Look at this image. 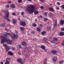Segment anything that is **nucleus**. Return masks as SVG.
Here are the masks:
<instances>
[{
    "label": "nucleus",
    "instance_id": "obj_1",
    "mask_svg": "<svg viewBox=\"0 0 64 64\" xmlns=\"http://www.w3.org/2000/svg\"><path fill=\"white\" fill-rule=\"evenodd\" d=\"M0 38L1 39V42L2 44H3L5 42H7L8 44H11L12 42V41L10 40H8L4 36H2L0 37Z\"/></svg>",
    "mask_w": 64,
    "mask_h": 64
},
{
    "label": "nucleus",
    "instance_id": "obj_2",
    "mask_svg": "<svg viewBox=\"0 0 64 64\" xmlns=\"http://www.w3.org/2000/svg\"><path fill=\"white\" fill-rule=\"evenodd\" d=\"M30 10L28 9V11L30 14H32L35 10V6L32 5H30Z\"/></svg>",
    "mask_w": 64,
    "mask_h": 64
},
{
    "label": "nucleus",
    "instance_id": "obj_3",
    "mask_svg": "<svg viewBox=\"0 0 64 64\" xmlns=\"http://www.w3.org/2000/svg\"><path fill=\"white\" fill-rule=\"evenodd\" d=\"M6 15L4 16L6 20H7L10 22V20L8 19V16H9V12H8V10H7L5 12Z\"/></svg>",
    "mask_w": 64,
    "mask_h": 64
},
{
    "label": "nucleus",
    "instance_id": "obj_4",
    "mask_svg": "<svg viewBox=\"0 0 64 64\" xmlns=\"http://www.w3.org/2000/svg\"><path fill=\"white\" fill-rule=\"evenodd\" d=\"M11 38L12 39L14 38L16 39L18 38V35H16L14 33L11 36Z\"/></svg>",
    "mask_w": 64,
    "mask_h": 64
},
{
    "label": "nucleus",
    "instance_id": "obj_5",
    "mask_svg": "<svg viewBox=\"0 0 64 64\" xmlns=\"http://www.w3.org/2000/svg\"><path fill=\"white\" fill-rule=\"evenodd\" d=\"M3 46L5 47L6 48V52L8 51L10 49V48L8 47L6 44H3Z\"/></svg>",
    "mask_w": 64,
    "mask_h": 64
},
{
    "label": "nucleus",
    "instance_id": "obj_6",
    "mask_svg": "<svg viewBox=\"0 0 64 64\" xmlns=\"http://www.w3.org/2000/svg\"><path fill=\"white\" fill-rule=\"evenodd\" d=\"M20 24L23 26H24L26 25V24L25 22H20Z\"/></svg>",
    "mask_w": 64,
    "mask_h": 64
},
{
    "label": "nucleus",
    "instance_id": "obj_7",
    "mask_svg": "<svg viewBox=\"0 0 64 64\" xmlns=\"http://www.w3.org/2000/svg\"><path fill=\"white\" fill-rule=\"evenodd\" d=\"M57 52V51L55 50H52V51L51 52V53H52L53 54L56 55H57V54H56Z\"/></svg>",
    "mask_w": 64,
    "mask_h": 64
},
{
    "label": "nucleus",
    "instance_id": "obj_8",
    "mask_svg": "<svg viewBox=\"0 0 64 64\" xmlns=\"http://www.w3.org/2000/svg\"><path fill=\"white\" fill-rule=\"evenodd\" d=\"M18 62H20V63L21 64H22L23 63V62H22V59H21L20 58H19L17 60Z\"/></svg>",
    "mask_w": 64,
    "mask_h": 64
},
{
    "label": "nucleus",
    "instance_id": "obj_9",
    "mask_svg": "<svg viewBox=\"0 0 64 64\" xmlns=\"http://www.w3.org/2000/svg\"><path fill=\"white\" fill-rule=\"evenodd\" d=\"M54 21L55 22V23L54 24V27H56L57 25V20H54Z\"/></svg>",
    "mask_w": 64,
    "mask_h": 64
},
{
    "label": "nucleus",
    "instance_id": "obj_10",
    "mask_svg": "<svg viewBox=\"0 0 64 64\" xmlns=\"http://www.w3.org/2000/svg\"><path fill=\"white\" fill-rule=\"evenodd\" d=\"M11 8H15V5L14 4H12L10 5Z\"/></svg>",
    "mask_w": 64,
    "mask_h": 64
},
{
    "label": "nucleus",
    "instance_id": "obj_11",
    "mask_svg": "<svg viewBox=\"0 0 64 64\" xmlns=\"http://www.w3.org/2000/svg\"><path fill=\"white\" fill-rule=\"evenodd\" d=\"M52 60L54 62L57 61V58L56 57H54L52 59Z\"/></svg>",
    "mask_w": 64,
    "mask_h": 64
},
{
    "label": "nucleus",
    "instance_id": "obj_12",
    "mask_svg": "<svg viewBox=\"0 0 64 64\" xmlns=\"http://www.w3.org/2000/svg\"><path fill=\"white\" fill-rule=\"evenodd\" d=\"M64 23V21L62 20H60V24L61 25H63Z\"/></svg>",
    "mask_w": 64,
    "mask_h": 64
},
{
    "label": "nucleus",
    "instance_id": "obj_13",
    "mask_svg": "<svg viewBox=\"0 0 64 64\" xmlns=\"http://www.w3.org/2000/svg\"><path fill=\"white\" fill-rule=\"evenodd\" d=\"M38 32H40L41 30V28L40 27L37 28H36Z\"/></svg>",
    "mask_w": 64,
    "mask_h": 64
},
{
    "label": "nucleus",
    "instance_id": "obj_14",
    "mask_svg": "<svg viewBox=\"0 0 64 64\" xmlns=\"http://www.w3.org/2000/svg\"><path fill=\"white\" fill-rule=\"evenodd\" d=\"M22 44L24 46H25L26 44V42H22Z\"/></svg>",
    "mask_w": 64,
    "mask_h": 64
},
{
    "label": "nucleus",
    "instance_id": "obj_15",
    "mask_svg": "<svg viewBox=\"0 0 64 64\" xmlns=\"http://www.w3.org/2000/svg\"><path fill=\"white\" fill-rule=\"evenodd\" d=\"M41 48L42 49L44 50V49H45L46 48L45 46L44 45H42L41 46Z\"/></svg>",
    "mask_w": 64,
    "mask_h": 64
},
{
    "label": "nucleus",
    "instance_id": "obj_16",
    "mask_svg": "<svg viewBox=\"0 0 64 64\" xmlns=\"http://www.w3.org/2000/svg\"><path fill=\"white\" fill-rule=\"evenodd\" d=\"M44 16L46 17V18L48 16V12H44Z\"/></svg>",
    "mask_w": 64,
    "mask_h": 64
},
{
    "label": "nucleus",
    "instance_id": "obj_17",
    "mask_svg": "<svg viewBox=\"0 0 64 64\" xmlns=\"http://www.w3.org/2000/svg\"><path fill=\"white\" fill-rule=\"evenodd\" d=\"M10 58H6V61L8 62H10Z\"/></svg>",
    "mask_w": 64,
    "mask_h": 64
},
{
    "label": "nucleus",
    "instance_id": "obj_18",
    "mask_svg": "<svg viewBox=\"0 0 64 64\" xmlns=\"http://www.w3.org/2000/svg\"><path fill=\"white\" fill-rule=\"evenodd\" d=\"M8 54L10 56H12L13 55L12 52H8Z\"/></svg>",
    "mask_w": 64,
    "mask_h": 64
},
{
    "label": "nucleus",
    "instance_id": "obj_19",
    "mask_svg": "<svg viewBox=\"0 0 64 64\" xmlns=\"http://www.w3.org/2000/svg\"><path fill=\"white\" fill-rule=\"evenodd\" d=\"M47 40V38H44L43 39V41L44 42H46Z\"/></svg>",
    "mask_w": 64,
    "mask_h": 64
},
{
    "label": "nucleus",
    "instance_id": "obj_20",
    "mask_svg": "<svg viewBox=\"0 0 64 64\" xmlns=\"http://www.w3.org/2000/svg\"><path fill=\"white\" fill-rule=\"evenodd\" d=\"M39 13V12L38 10L35 11L34 12V14H38Z\"/></svg>",
    "mask_w": 64,
    "mask_h": 64
},
{
    "label": "nucleus",
    "instance_id": "obj_21",
    "mask_svg": "<svg viewBox=\"0 0 64 64\" xmlns=\"http://www.w3.org/2000/svg\"><path fill=\"white\" fill-rule=\"evenodd\" d=\"M12 22L14 24H15L16 23V21L15 20L13 19L12 20Z\"/></svg>",
    "mask_w": 64,
    "mask_h": 64
},
{
    "label": "nucleus",
    "instance_id": "obj_22",
    "mask_svg": "<svg viewBox=\"0 0 64 64\" xmlns=\"http://www.w3.org/2000/svg\"><path fill=\"white\" fill-rule=\"evenodd\" d=\"M48 20V19L46 18H44V21L45 22H47V21Z\"/></svg>",
    "mask_w": 64,
    "mask_h": 64
},
{
    "label": "nucleus",
    "instance_id": "obj_23",
    "mask_svg": "<svg viewBox=\"0 0 64 64\" xmlns=\"http://www.w3.org/2000/svg\"><path fill=\"white\" fill-rule=\"evenodd\" d=\"M64 60H60L59 62V63L60 64H62L64 63Z\"/></svg>",
    "mask_w": 64,
    "mask_h": 64
},
{
    "label": "nucleus",
    "instance_id": "obj_24",
    "mask_svg": "<svg viewBox=\"0 0 64 64\" xmlns=\"http://www.w3.org/2000/svg\"><path fill=\"white\" fill-rule=\"evenodd\" d=\"M5 25V24L4 23H2L1 24L0 26L1 27H4Z\"/></svg>",
    "mask_w": 64,
    "mask_h": 64
},
{
    "label": "nucleus",
    "instance_id": "obj_25",
    "mask_svg": "<svg viewBox=\"0 0 64 64\" xmlns=\"http://www.w3.org/2000/svg\"><path fill=\"white\" fill-rule=\"evenodd\" d=\"M31 48L30 46H29L28 47V51L30 50H31Z\"/></svg>",
    "mask_w": 64,
    "mask_h": 64
},
{
    "label": "nucleus",
    "instance_id": "obj_26",
    "mask_svg": "<svg viewBox=\"0 0 64 64\" xmlns=\"http://www.w3.org/2000/svg\"><path fill=\"white\" fill-rule=\"evenodd\" d=\"M20 29L22 31H23L24 30V28L23 27H20Z\"/></svg>",
    "mask_w": 64,
    "mask_h": 64
},
{
    "label": "nucleus",
    "instance_id": "obj_27",
    "mask_svg": "<svg viewBox=\"0 0 64 64\" xmlns=\"http://www.w3.org/2000/svg\"><path fill=\"white\" fill-rule=\"evenodd\" d=\"M49 10H50L52 12H54V9H53V8H49Z\"/></svg>",
    "mask_w": 64,
    "mask_h": 64
},
{
    "label": "nucleus",
    "instance_id": "obj_28",
    "mask_svg": "<svg viewBox=\"0 0 64 64\" xmlns=\"http://www.w3.org/2000/svg\"><path fill=\"white\" fill-rule=\"evenodd\" d=\"M64 34V32H61L60 33V35L61 36H62Z\"/></svg>",
    "mask_w": 64,
    "mask_h": 64
},
{
    "label": "nucleus",
    "instance_id": "obj_29",
    "mask_svg": "<svg viewBox=\"0 0 64 64\" xmlns=\"http://www.w3.org/2000/svg\"><path fill=\"white\" fill-rule=\"evenodd\" d=\"M47 29L49 31L51 30V28L50 26H48V27Z\"/></svg>",
    "mask_w": 64,
    "mask_h": 64
},
{
    "label": "nucleus",
    "instance_id": "obj_30",
    "mask_svg": "<svg viewBox=\"0 0 64 64\" xmlns=\"http://www.w3.org/2000/svg\"><path fill=\"white\" fill-rule=\"evenodd\" d=\"M30 56V54H27L26 55V56L27 58H28Z\"/></svg>",
    "mask_w": 64,
    "mask_h": 64
},
{
    "label": "nucleus",
    "instance_id": "obj_31",
    "mask_svg": "<svg viewBox=\"0 0 64 64\" xmlns=\"http://www.w3.org/2000/svg\"><path fill=\"white\" fill-rule=\"evenodd\" d=\"M38 51V50H37L36 49L34 51V52L35 54H36L37 52Z\"/></svg>",
    "mask_w": 64,
    "mask_h": 64
},
{
    "label": "nucleus",
    "instance_id": "obj_32",
    "mask_svg": "<svg viewBox=\"0 0 64 64\" xmlns=\"http://www.w3.org/2000/svg\"><path fill=\"white\" fill-rule=\"evenodd\" d=\"M46 32L44 31L42 32V35H43L44 34L46 33Z\"/></svg>",
    "mask_w": 64,
    "mask_h": 64
},
{
    "label": "nucleus",
    "instance_id": "obj_33",
    "mask_svg": "<svg viewBox=\"0 0 64 64\" xmlns=\"http://www.w3.org/2000/svg\"><path fill=\"white\" fill-rule=\"evenodd\" d=\"M17 48H21V45H18L17 46Z\"/></svg>",
    "mask_w": 64,
    "mask_h": 64
},
{
    "label": "nucleus",
    "instance_id": "obj_34",
    "mask_svg": "<svg viewBox=\"0 0 64 64\" xmlns=\"http://www.w3.org/2000/svg\"><path fill=\"white\" fill-rule=\"evenodd\" d=\"M10 63V62H5V64H9Z\"/></svg>",
    "mask_w": 64,
    "mask_h": 64
},
{
    "label": "nucleus",
    "instance_id": "obj_35",
    "mask_svg": "<svg viewBox=\"0 0 64 64\" xmlns=\"http://www.w3.org/2000/svg\"><path fill=\"white\" fill-rule=\"evenodd\" d=\"M53 39L55 40H58V39L57 38H53Z\"/></svg>",
    "mask_w": 64,
    "mask_h": 64
},
{
    "label": "nucleus",
    "instance_id": "obj_36",
    "mask_svg": "<svg viewBox=\"0 0 64 64\" xmlns=\"http://www.w3.org/2000/svg\"><path fill=\"white\" fill-rule=\"evenodd\" d=\"M24 48L26 50H28V48H27V46H26L24 47Z\"/></svg>",
    "mask_w": 64,
    "mask_h": 64
},
{
    "label": "nucleus",
    "instance_id": "obj_37",
    "mask_svg": "<svg viewBox=\"0 0 64 64\" xmlns=\"http://www.w3.org/2000/svg\"><path fill=\"white\" fill-rule=\"evenodd\" d=\"M22 0H18V2L19 3H20L22 2Z\"/></svg>",
    "mask_w": 64,
    "mask_h": 64
},
{
    "label": "nucleus",
    "instance_id": "obj_38",
    "mask_svg": "<svg viewBox=\"0 0 64 64\" xmlns=\"http://www.w3.org/2000/svg\"><path fill=\"white\" fill-rule=\"evenodd\" d=\"M37 26V25L35 24H33V26L34 27H36Z\"/></svg>",
    "mask_w": 64,
    "mask_h": 64
},
{
    "label": "nucleus",
    "instance_id": "obj_39",
    "mask_svg": "<svg viewBox=\"0 0 64 64\" xmlns=\"http://www.w3.org/2000/svg\"><path fill=\"white\" fill-rule=\"evenodd\" d=\"M51 42L52 43H54V44L55 43V42L54 40H52L51 41Z\"/></svg>",
    "mask_w": 64,
    "mask_h": 64
},
{
    "label": "nucleus",
    "instance_id": "obj_40",
    "mask_svg": "<svg viewBox=\"0 0 64 64\" xmlns=\"http://www.w3.org/2000/svg\"><path fill=\"white\" fill-rule=\"evenodd\" d=\"M50 13V16H52L53 15V14L52 13Z\"/></svg>",
    "mask_w": 64,
    "mask_h": 64
},
{
    "label": "nucleus",
    "instance_id": "obj_41",
    "mask_svg": "<svg viewBox=\"0 0 64 64\" xmlns=\"http://www.w3.org/2000/svg\"><path fill=\"white\" fill-rule=\"evenodd\" d=\"M45 62L46 63V64L47 63V58H46L45 60Z\"/></svg>",
    "mask_w": 64,
    "mask_h": 64
},
{
    "label": "nucleus",
    "instance_id": "obj_42",
    "mask_svg": "<svg viewBox=\"0 0 64 64\" xmlns=\"http://www.w3.org/2000/svg\"><path fill=\"white\" fill-rule=\"evenodd\" d=\"M6 34L8 35H11V34L10 33H7V32H6Z\"/></svg>",
    "mask_w": 64,
    "mask_h": 64
},
{
    "label": "nucleus",
    "instance_id": "obj_43",
    "mask_svg": "<svg viewBox=\"0 0 64 64\" xmlns=\"http://www.w3.org/2000/svg\"><path fill=\"white\" fill-rule=\"evenodd\" d=\"M61 7L62 8L64 9V5H62L61 6Z\"/></svg>",
    "mask_w": 64,
    "mask_h": 64
},
{
    "label": "nucleus",
    "instance_id": "obj_44",
    "mask_svg": "<svg viewBox=\"0 0 64 64\" xmlns=\"http://www.w3.org/2000/svg\"><path fill=\"white\" fill-rule=\"evenodd\" d=\"M56 8L58 10H59L60 8L58 7H56Z\"/></svg>",
    "mask_w": 64,
    "mask_h": 64
},
{
    "label": "nucleus",
    "instance_id": "obj_45",
    "mask_svg": "<svg viewBox=\"0 0 64 64\" xmlns=\"http://www.w3.org/2000/svg\"><path fill=\"white\" fill-rule=\"evenodd\" d=\"M18 54L20 55H21V52H18Z\"/></svg>",
    "mask_w": 64,
    "mask_h": 64
},
{
    "label": "nucleus",
    "instance_id": "obj_46",
    "mask_svg": "<svg viewBox=\"0 0 64 64\" xmlns=\"http://www.w3.org/2000/svg\"><path fill=\"white\" fill-rule=\"evenodd\" d=\"M57 4L59 6H60V4L59 2H58Z\"/></svg>",
    "mask_w": 64,
    "mask_h": 64
},
{
    "label": "nucleus",
    "instance_id": "obj_47",
    "mask_svg": "<svg viewBox=\"0 0 64 64\" xmlns=\"http://www.w3.org/2000/svg\"><path fill=\"white\" fill-rule=\"evenodd\" d=\"M34 33H35V32H34V31L33 30V31L32 32V34H34Z\"/></svg>",
    "mask_w": 64,
    "mask_h": 64
},
{
    "label": "nucleus",
    "instance_id": "obj_48",
    "mask_svg": "<svg viewBox=\"0 0 64 64\" xmlns=\"http://www.w3.org/2000/svg\"><path fill=\"white\" fill-rule=\"evenodd\" d=\"M15 49V48H14L12 47V50H14Z\"/></svg>",
    "mask_w": 64,
    "mask_h": 64
},
{
    "label": "nucleus",
    "instance_id": "obj_49",
    "mask_svg": "<svg viewBox=\"0 0 64 64\" xmlns=\"http://www.w3.org/2000/svg\"><path fill=\"white\" fill-rule=\"evenodd\" d=\"M61 30L62 31H64V28H63L61 29Z\"/></svg>",
    "mask_w": 64,
    "mask_h": 64
},
{
    "label": "nucleus",
    "instance_id": "obj_50",
    "mask_svg": "<svg viewBox=\"0 0 64 64\" xmlns=\"http://www.w3.org/2000/svg\"><path fill=\"white\" fill-rule=\"evenodd\" d=\"M12 15L14 16H15L16 15V14L15 13H13L12 14Z\"/></svg>",
    "mask_w": 64,
    "mask_h": 64
},
{
    "label": "nucleus",
    "instance_id": "obj_51",
    "mask_svg": "<svg viewBox=\"0 0 64 64\" xmlns=\"http://www.w3.org/2000/svg\"><path fill=\"white\" fill-rule=\"evenodd\" d=\"M62 46H64V42H63L62 43Z\"/></svg>",
    "mask_w": 64,
    "mask_h": 64
},
{
    "label": "nucleus",
    "instance_id": "obj_52",
    "mask_svg": "<svg viewBox=\"0 0 64 64\" xmlns=\"http://www.w3.org/2000/svg\"><path fill=\"white\" fill-rule=\"evenodd\" d=\"M40 8L41 9H44V7L43 6H41L40 7Z\"/></svg>",
    "mask_w": 64,
    "mask_h": 64
},
{
    "label": "nucleus",
    "instance_id": "obj_53",
    "mask_svg": "<svg viewBox=\"0 0 64 64\" xmlns=\"http://www.w3.org/2000/svg\"><path fill=\"white\" fill-rule=\"evenodd\" d=\"M43 50H44V51L46 52H47V50L46 49V48H45V49H44Z\"/></svg>",
    "mask_w": 64,
    "mask_h": 64
},
{
    "label": "nucleus",
    "instance_id": "obj_54",
    "mask_svg": "<svg viewBox=\"0 0 64 64\" xmlns=\"http://www.w3.org/2000/svg\"><path fill=\"white\" fill-rule=\"evenodd\" d=\"M5 30L6 31V32H8V29H7V28H6L5 29Z\"/></svg>",
    "mask_w": 64,
    "mask_h": 64
},
{
    "label": "nucleus",
    "instance_id": "obj_55",
    "mask_svg": "<svg viewBox=\"0 0 64 64\" xmlns=\"http://www.w3.org/2000/svg\"><path fill=\"white\" fill-rule=\"evenodd\" d=\"M6 6L8 8H9L10 7L9 6V5H6Z\"/></svg>",
    "mask_w": 64,
    "mask_h": 64
},
{
    "label": "nucleus",
    "instance_id": "obj_56",
    "mask_svg": "<svg viewBox=\"0 0 64 64\" xmlns=\"http://www.w3.org/2000/svg\"><path fill=\"white\" fill-rule=\"evenodd\" d=\"M40 1L43 2H44V0H40Z\"/></svg>",
    "mask_w": 64,
    "mask_h": 64
},
{
    "label": "nucleus",
    "instance_id": "obj_57",
    "mask_svg": "<svg viewBox=\"0 0 64 64\" xmlns=\"http://www.w3.org/2000/svg\"><path fill=\"white\" fill-rule=\"evenodd\" d=\"M37 40V39L36 38H35L34 39V41H36Z\"/></svg>",
    "mask_w": 64,
    "mask_h": 64
},
{
    "label": "nucleus",
    "instance_id": "obj_58",
    "mask_svg": "<svg viewBox=\"0 0 64 64\" xmlns=\"http://www.w3.org/2000/svg\"><path fill=\"white\" fill-rule=\"evenodd\" d=\"M27 1L30 2H32V0H27Z\"/></svg>",
    "mask_w": 64,
    "mask_h": 64
},
{
    "label": "nucleus",
    "instance_id": "obj_59",
    "mask_svg": "<svg viewBox=\"0 0 64 64\" xmlns=\"http://www.w3.org/2000/svg\"><path fill=\"white\" fill-rule=\"evenodd\" d=\"M0 64H3V62H1Z\"/></svg>",
    "mask_w": 64,
    "mask_h": 64
},
{
    "label": "nucleus",
    "instance_id": "obj_60",
    "mask_svg": "<svg viewBox=\"0 0 64 64\" xmlns=\"http://www.w3.org/2000/svg\"><path fill=\"white\" fill-rule=\"evenodd\" d=\"M24 14V12H22L21 14L22 15H23Z\"/></svg>",
    "mask_w": 64,
    "mask_h": 64
},
{
    "label": "nucleus",
    "instance_id": "obj_61",
    "mask_svg": "<svg viewBox=\"0 0 64 64\" xmlns=\"http://www.w3.org/2000/svg\"><path fill=\"white\" fill-rule=\"evenodd\" d=\"M4 36H8V35L6 34H5Z\"/></svg>",
    "mask_w": 64,
    "mask_h": 64
},
{
    "label": "nucleus",
    "instance_id": "obj_62",
    "mask_svg": "<svg viewBox=\"0 0 64 64\" xmlns=\"http://www.w3.org/2000/svg\"><path fill=\"white\" fill-rule=\"evenodd\" d=\"M40 26H42V24H40Z\"/></svg>",
    "mask_w": 64,
    "mask_h": 64
},
{
    "label": "nucleus",
    "instance_id": "obj_63",
    "mask_svg": "<svg viewBox=\"0 0 64 64\" xmlns=\"http://www.w3.org/2000/svg\"><path fill=\"white\" fill-rule=\"evenodd\" d=\"M40 16L41 18H42V15H40Z\"/></svg>",
    "mask_w": 64,
    "mask_h": 64
},
{
    "label": "nucleus",
    "instance_id": "obj_64",
    "mask_svg": "<svg viewBox=\"0 0 64 64\" xmlns=\"http://www.w3.org/2000/svg\"><path fill=\"white\" fill-rule=\"evenodd\" d=\"M29 8V6H27V7H26V8Z\"/></svg>",
    "mask_w": 64,
    "mask_h": 64
}]
</instances>
